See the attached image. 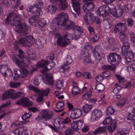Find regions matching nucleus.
I'll list each match as a JSON object with an SVG mask.
<instances>
[{
  "label": "nucleus",
  "instance_id": "1",
  "mask_svg": "<svg viewBox=\"0 0 135 135\" xmlns=\"http://www.w3.org/2000/svg\"><path fill=\"white\" fill-rule=\"evenodd\" d=\"M22 17L20 15H17L14 13H11L6 19V22L10 21V24L12 26L16 27L17 32L21 36H25L30 32L29 27L25 22L19 23L21 21Z\"/></svg>",
  "mask_w": 135,
  "mask_h": 135
},
{
  "label": "nucleus",
  "instance_id": "2",
  "mask_svg": "<svg viewBox=\"0 0 135 135\" xmlns=\"http://www.w3.org/2000/svg\"><path fill=\"white\" fill-rule=\"evenodd\" d=\"M73 38L72 35L67 32L63 36L58 38L57 41V44L59 46H66L71 42Z\"/></svg>",
  "mask_w": 135,
  "mask_h": 135
},
{
  "label": "nucleus",
  "instance_id": "3",
  "mask_svg": "<svg viewBox=\"0 0 135 135\" xmlns=\"http://www.w3.org/2000/svg\"><path fill=\"white\" fill-rule=\"evenodd\" d=\"M20 45L24 47L31 46L35 43V40L32 36H26L20 40Z\"/></svg>",
  "mask_w": 135,
  "mask_h": 135
},
{
  "label": "nucleus",
  "instance_id": "4",
  "mask_svg": "<svg viewBox=\"0 0 135 135\" xmlns=\"http://www.w3.org/2000/svg\"><path fill=\"white\" fill-rule=\"evenodd\" d=\"M111 10L112 9L108 6H103L99 7L97 12L98 15L105 17L110 13Z\"/></svg>",
  "mask_w": 135,
  "mask_h": 135
},
{
  "label": "nucleus",
  "instance_id": "5",
  "mask_svg": "<svg viewBox=\"0 0 135 135\" xmlns=\"http://www.w3.org/2000/svg\"><path fill=\"white\" fill-rule=\"evenodd\" d=\"M58 20L57 24L58 26H65L69 18L68 15L66 13H62L57 16Z\"/></svg>",
  "mask_w": 135,
  "mask_h": 135
},
{
  "label": "nucleus",
  "instance_id": "6",
  "mask_svg": "<svg viewBox=\"0 0 135 135\" xmlns=\"http://www.w3.org/2000/svg\"><path fill=\"white\" fill-rule=\"evenodd\" d=\"M66 60L64 64L61 67L60 71L61 72H64L65 74H67L69 73V69L70 68L68 66L72 63V60L71 57L69 56L66 57Z\"/></svg>",
  "mask_w": 135,
  "mask_h": 135
},
{
  "label": "nucleus",
  "instance_id": "7",
  "mask_svg": "<svg viewBox=\"0 0 135 135\" xmlns=\"http://www.w3.org/2000/svg\"><path fill=\"white\" fill-rule=\"evenodd\" d=\"M92 53L93 56L95 57L98 56L100 57H103L104 56V52L102 47L99 45L95 46L94 49L92 51Z\"/></svg>",
  "mask_w": 135,
  "mask_h": 135
},
{
  "label": "nucleus",
  "instance_id": "8",
  "mask_svg": "<svg viewBox=\"0 0 135 135\" xmlns=\"http://www.w3.org/2000/svg\"><path fill=\"white\" fill-rule=\"evenodd\" d=\"M120 58V55L114 53H110L107 56L108 61L111 64L119 62Z\"/></svg>",
  "mask_w": 135,
  "mask_h": 135
},
{
  "label": "nucleus",
  "instance_id": "9",
  "mask_svg": "<svg viewBox=\"0 0 135 135\" xmlns=\"http://www.w3.org/2000/svg\"><path fill=\"white\" fill-rule=\"evenodd\" d=\"M15 103L26 107L31 106L33 104V102L30 101L27 98H22L20 100L17 101Z\"/></svg>",
  "mask_w": 135,
  "mask_h": 135
},
{
  "label": "nucleus",
  "instance_id": "10",
  "mask_svg": "<svg viewBox=\"0 0 135 135\" xmlns=\"http://www.w3.org/2000/svg\"><path fill=\"white\" fill-rule=\"evenodd\" d=\"M13 61L15 62L16 64L18 66L21 65L27 67L28 65L30 63V60L28 59H26L25 60L21 61L18 59V56H15L12 59Z\"/></svg>",
  "mask_w": 135,
  "mask_h": 135
},
{
  "label": "nucleus",
  "instance_id": "11",
  "mask_svg": "<svg viewBox=\"0 0 135 135\" xmlns=\"http://www.w3.org/2000/svg\"><path fill=\"white\" fill-rule=\"evenodd\" d=\"M30 89L33 91H34L38 93L39 95H42L47 96L50 91V89L49 88L47 89L42 91L40 90L39 89L33 86L32 85H30L28 86Z\"/></svg>",
  "mask_w": 135,
  "mask_h": 135
},
{
  "label": "nucleus",
  "instance_id": "12",
  "mask_svg": "<svg viewBox=\"0 0 135 135\" xmlns=\"http://www.w3.org/2000/svg\"><path fill=\"white\" fill-rule=\"evenodd\" d=\"M84 19L87 24H92L95 20L96 18L93 15L91 12H86Z\"/></svg>",
  "mask_w": 135,
  "mask_h": 135
},
{
  "label": "nucleus",
  "instance_id": "13",
  "mask_svg": "<svg viewBox=\"0 0 135 135\" xmlns=\"http://www.w3.org/2000/svg\"><path fill=\"white\" fill-rule=\"evenodd\" d=\"M15 92V91L13 89H8L3 94L2 97V99L5 100L10 97L13 99L14 98V95Z\"/></svg>",
  "mask_w": 135,
  "mask_h": 135
},
{
  "label": "nucleus",
  "instance_id": "14",
  "mask_svg": "<svg viewBox=\"0 0 135 135\" xmlns=\"http://www.w3.org/2000/svg\"><path fill=\"white\" fill-rule=\"evenodd\" d=\"M41 114L42 118L46 120H48L52 118L54 115L53 112H48L46 110H44L41 112Z\"/></svg>",
  "mask_w": 135,
  "mask_h": 135
},
{
  "label": "nucleus",
  "instance_id": "15",
  "mask_svg": "<svg viewBox=\"0 0 135 135\" xmlns=\"http://www.w3.org/2000/svg\"><path fill=\"white\" fill-rule=\"evenodd\" d=\"M94 8V5L91 2H87L83 6V9L84 12L93 11Z\"/></svg>",
  "mask_w": 135,
  "mask_h": 135
},
{
  "label": "nucleus",
  "instance_id": "16",
  "mask_svg": "<svg viewBox=\"0 0 135 135\" xmlns=\"http://www.w3.org/2000/svg\"><path fill=\"white\" fill-rule=\"evenodd\" d=\"M79 0H71L73 7L75 11L79 15L80 11V5L79 3Z\"/></svg>",
  "mask_w": 135,
  "mask_h": 135
},
{
  "label": "nucleus",
  "instance_id": "17",
  "mask_svg": "<svg viewBox=\"0 0 135 135\" xmlns=\"http://www.w3.org/2000/svg\"><path fill=\"white\" fill-rule=\"evenodd\" d=\"M82 111V110L80 109H74L72 111L70 117L73 119H77L81 115Z\"/></svg>",
  "mask_w": 135,
  "mask_h": 135
},
{
  "label": "nucleus",
  "instance_id": "18",
  "mask_svg": "<svg viewBox=\"0 0 135 135\" xmlns=\"http://www.w3.org/2000/svg\"><path fill=\"white\" fill-rule=\"evenodd\" d=\"M135 55L132 51L128 52L124 57L126 63L128 64L131 62L134 59Z\"/></svg>",
  "mask_w": 135,
  "mask_h": 135
},
{
  "label": "nucleus",
  "instance_id": "19",
  "mask_svg": "<svg viewBox=\"0 0 135 135\" xmlns=\"http://www.w3.org/2000/svg\"><path fill=\"white\" fill-rule=\"evenodd\" d=\"M123 9L121 8H119L117 10L113 9L112 10H111L110 13L115 17H119L122 15L123 14Z\"/></svg>",
  "mask_w": 135,
  "mask_h": 135
},
{
  "label": "nucleus",
  "instance_id": "20",
  "mask_svg": "<svg viewBox=\"0 0 135 135\" xmlns=\"http://www.w3.org/2000/svg\"><path fill=\"white\" fill-rule=\"evenodd\" d=\"M44 82L46 84L53 85L54 84V81L52 77V74L51 73L47 74Z\"/></svg>",
  "mask_w": 135,
  "mask_h": 135
},
{
  "label": "nucleus",
  "instance_id": "21",
  "mask_svg": "<svg viewBox=\"0 0 135 135\" xmlns=\"http://www.w3.org/2000/svg\"><path fill=\"white\" fill-rule=\"evenodd\" d=\"M29 11L30 12L35 13L37 17L41 15L42 13L40 9L38 8L35 5L30 7Z\"/></svg>",
  "mask_w": 135,
  "mask_h": 135
},
{
  "label": "nucleus",
  "instance_id": "22",
  "mask_svg": "<svg viewBox=\"0 0 135 135\" xmlns=\"http://www.w3.org/2000/svg\"><path fill=\"white\" fill-rule=\"evenodd\" d=\"M59 2L58 8L60 9L64 10L68 7L69 4L66 0H60Z\"/></svg>",
  "mask_w": 135,
  "mask_h": 135
},
{
  "label": "nucleus",
  "instance_id": "23",
  "mask_svg": "<svg viewBox=\"0 0 135 135\" xmlns=\"http://www.w3.org/2000/svg\"><path fill=\"white\" fill-rule=\"evenodd\" d=\"M107 128V127L105 126L98 127L95 131L93 132V135H97L98 134L105 133Z\"/></svg>",
  "mask_w": 135,
  "mask_h": 135
},
{
  "label": "nucleus",
  "instance_id": "24",
  "mask_svg": "<svg viewBox=\"0 0 135 135\" xmlns=\"http://www.w3.org/2000/svg\"><path fill=\"white\" fill-rule=\"evenodd\" d=\"M65 26V29L67 30H70L74 28L75 25V23L73 21L68 20Z\"/></svg>",
  "mask_w": 135,
  "mask_h": 135
},
{
  "label": "nucleus",
  "instance_id": "25",
  "mask_svg": "<svg viewBox=\"0 0 135 135\" xmlns=\"http://www.w3.org/2000/svg\"><path fill=\"white\" fill-rule=\"evenodd\" d=\"M108 47L110 49H113L116 46L114 39L113 38H109L108 40Z\"/></svg>",
  "mask_w": 135,
  "mask_h": 135
},
{
  "label": "nucleus",
  "instance_id": "26",
  "mask_svg": "<svg viewBox=\"0 0 135 135\" xmlns=\"http://www.w3.org/2000/svg\"><path fill=\"white\" fill-rule=\"evenodd\" d=\"M117 124V123L116 121L113 120L110 125L108 126L107 128L108 130L110 132H113L115 130Z\"/></svg>",
  "mask_w": 135,
  "mask_h": 135
},
{
  "label": "nucleus",
  "instance_id": "27",
  "mask_svg": "<svg viewBox=\"0 0 135 135\" xmlns=\"http://www.w3.org/2000/svg\"><path fill=\"white\" fill-rule=\"evenodd\" d=\"M92 115L95 117V118H98L101 117L103 115L102 112L100 109H95L92 112Z\"/></svg>",
  "mask_w": 135,
  "mask_h": 135
},
{
  "label": "nucleus",
  "instance_id": "28",
  "mask_svg": "<svg viewBox=\"0 0 135 135\" xmlns=\"http://www.w3.org/2000/svg\"><path fill=\"white\" fill-rule=\"evenodd\" d=\"M0 72L1 74L6 76V74L8 69L7 65L2 64L0 65Z\"/></svg>",
  "mask_w": 135,
  "mask_h": 135
},
{
  "label": "nucleus",
  "instance_id": "29",
  "mask_svg": "<svg viewBox=\"0 0 135 135\" xmlns=\"http://www.w3.org/2000/svg\"><path fill=\"white\" fill-rule=\"evenodd\" d=\"M48 62L46 60H42L38 62L37 64V66L38 68L47 66Z\"/></svg>",
  "mask_w": 135,
  "mask_h": 135
},
{
  "label": "nucleus",
  "instance_id": "30",
  "mask_svg": "<svg viewBox=\"0 0 135 135\" xmlns=\"http://www.w3.org/2000/svg\"><path fill=\"white\" fill-rule=\"evenodd\" d=\"M105 86L102 83H99L97 84L95 86V89H97L98 92H101L104 90Z\"/></svg>",
  "mask_w": 135,
  "mask_h": 135
},
{
  "label": "nucleus",
  "instance_id": "31",
  "mask_svg": "<svg viewBox=\"0 0 135 135\" xmlns=\"http://www.w3.org/2000/svg\"><path fill=\"white\" fill-rule=\"evenodd\" d=\"M92 106L90 105L86 104L82 107V108L84 113H86L89 112L91 109Z\"/></svg>",
  "mask_w": 135,
  "mask_h": 135
},
{
  "label": "nucleus",
  "instance_id": "32",
  "mask_svg": "<svg viewBox=\"0 0 135 135\" xmlns=\"http://www.w3.org/2000/svg\"><path fill=\"white\" fill-rule=\"evenodd\" d=\"M55 65V63L54 62H51L50 63L48 62L47 66L43 69L44 72H46L47 70H50L53 68Z\"/></svg>",
  "mask_w": 135,
  "mask_h": 135
},
{
  "label": "nucleus",
  "instance_id": "33",
  "mask_svg": "<svg viewBox=\"0 0 135 135\" xmlns=\"http://www.w3.org/2000/svg\"><path fill=\"white\" fill-rule=\"evenodd\" d=\"M116 76L118 80L115 86L117 85H121L122 84H123L124 81H123L124 79V78L122 77L119 74L116 75Z\"/></svg>",
  "mask_w": 135,
  "mask_h": 135
},
{
  "label": "nucleus",
  "instance_id": "34",
  "mask_svg": "<svg viewBox=\"0 0 135 135\" xmlns=\"http://www.w3.org/2000/svg\"><path fill=\"white\" fill-rule=\"evenodd\" d=\"M80 89L78 86H74L72 88L71 92L73 94L77 95L79 93Z\"/></svg>",
  "mask_w": 135,
  "mask_h": 135
},
{
  "label": "nucleus",
  "instance_id": "35",
  "mask_svg": "<svg viewBox=\"0 0 135 135\" xmlns=\"http://www.w3.org/2000/svg\"><path fill=\"white\" fill-rule=\"evenodd\" d=\"M119 38L122 42H125L127 40V38L124 32H121L119 33Z\"/></svg>",
  "mask_w": 135,
  "mask_h": 135
},
{
  "label": "nucleus",
  "instance_id": "36",
  "mask_svg": "<svg viewBox=\"0 0 135 135\" xmlns=\"http://www.w3.org/2000/svg\"><path fill=\"white\" fill-rule=\"evenodd\" d=\"M27 56L30 59L32 60H34L36 59L35 55L32 51L28 50L27 51Z\"/></svg>",
  "mask_w": 135,
  "mask_h": 135
},
{
  "label": "nucleus",
  "instance_id": "37",
  "mask_svg": "<svg viewBox=\"0 0 135 135\" xmlns=\"http://www.w3.org/2000/svg\"><path fill=\"white\" fill-rule=\"evenodd\" d=\"M21 76L22 78H25L28 75L29 71L25 68H21Z\"/></svg>",
  "mask_w": 135,
  "mask_h": 135
},
{
  "label": "nucleus",
  "instance_id": "38",
  "mask_svg": "<svg viewBox=\"0 0 135 135\" xmlns=\"http://www.w3.org/2000/svg\"><path fill=\"white\" fill-rule=\"evenodd\" d=\"M74 29L75 32L78 33L79 35H81L83 32V29L81 27L75 25Z\"/></svg>",
  "mask_w": 135,
  "mask_h": 135
},
{
  "label": "nucleus",
  "instance_id": "39",
  "mask_svg": "<svg viewBox=\"0 0 135 135\" xmlns=\"http://www.w3.org/2000/svg\"><path fill=\"white\" fill-rule=\"evenodd\" d=\"M48 12L51 13H54L56 10V8L55 5H50L47 8Z\"/></svg>",
  "mask_w": 135,
  "mask_h": 135
},
{
  "label": "nucleus",
  "instance_id": "40",
  "mask_svg": "<svg viewBox=\"0 0 135 135\" xmlns=\"http://www.w3.org/2000/svg\"><path fill=\"white\" fill-rule=\"evenodd\" d=\"M71 122V119L69 117H66L62 121V124H63L64 126L63 128H66V126L65 124H66L70 123Z\"/></svg>",
  "mask_w": 135,
  "mask_h": 135
},
{
  "label": "nucleus",
  "instance_id": "41",
  "mask_svg": "<svg viewBox=\"0 0 135 135\" xmlns=\"http://www.w3.org/2000/svg\"><path fill=\"white\" fill-rule=\"evenodd\" d=\"M21 70L18 69H15L14 70V72L15 76L17 78H21Z\"/></svg>",
  "mask_w": 135,
  "mask_h": 135
},
{
  "label": "nucleus",
  "instance_id": "42",
  "mask_svg": "<svg viewBox=\"0 0 135 135\" xmlns=\"http://www.w3.org/2000/svg\"><path fill=\"white\" fill-rule=\"evenodd\" d=\"M115 112L114 109L111 106H109L107 108V114L108 115L112 114Z\"/></svg>",
  "mask_w": 135,
  "mask_h": 135
},
{
  "label": "nucleus",
  "instance_id": "43",
  "mask_svg": "<svg viewBox=\"0 0 135 135\" xmlns=\"http://www.w3.org/2000/svg\"><path fill=\"white\" fill-rule=\"evenodd\" d=\"M91 94L92 93L91 91H89L82 96V98L84 99H88L91 97Z\"/></svg>",
  "mask_w": 135,
  "mask_h": 135
},
{
  "label": "nucleus",
  "instance_id": "44",
  "mask_svg": "<svg viewBox=\"0 0 135 135\" xmlns=\"http://www.w3.org/2000/svg\"><path fill=\"white\" fill-rule=\"evenodd\" d=\"M123 88V87L118 86L115 88L113 89V91L115 94H117L120 92L121 90Z\"/></svg>",
  "mask_w": 135,
  "mask_h": 135
},
{
  "label": "nucleus",
  "instance_id": "45",
  "mask_svg": "<svg viewBox=\"0 0 135 135\" xmlns=\"http://www.w3.org/2000/svg\"><path fill=\"white\" fill-rule=\"evenodd\" d=\"M37 23L38 24L39 26L42 27L45 26L46 25V22L44 19L42 18L40 19H38L37 20Z\"/></svg>",
  "mask_w": 135,
  "mask_h": 135
},
{
  "label": "nucleus",
  "instance_id": "46",
  "mask_svg": "<svg viewBox=\"0 0 135 135\" xmlns=\"http://www.w3.org/2000/svg\"><path fill=\"white\" fill-rule=\"evenodd\" d=\"M54 127L57 128H59L61 127L62 129H63L64 128L63 127L64 126L63 124H62V122H61L58 121L57 122H55L54 124Z\"/></svg>",
  "mask_w": 135,
  "mask_h": 135
},
{
  "label": "nucleus",
  "instance_id": "47",
  "mask_svg": "<svg viewBox=\"0 0 135 135\" xmlns=\"http://www.w3.org/2000/svg\"><path fill=\"white\" fill-rule=\"evenodd\" d=\"M39 16L37 17L36 15H35V16L31 17L29 19V21L30 23H32L36 22L37 23V20L39 18Z\"/></svg>",
  "mask_w": 135,
  "mask_h": 135
},
{
  "label": "nucleus",
  "instance_id": "48",
  "mask_svg": "<svg viewBox=\"0 0 135 135\" xmlns=\"http://www.w3.org/2000/svg\"><path fill=\"white\" fill-rule=\"evenodd\" d=\"M122 23L120 22L116 25L114 30V31L116 33L120 31L121 27L122 26Z\"/></svg>",
  "mask_w": 135,
  "mask_h": 135
},
{
  "label": "nucleus",
  "instance_id": "49",
  "mask_svg": "<svg viewBox=\"0 0 135 135\" xmlns=\"http://www.w3.org/2000/svg\"><path fill=\"white\" fill-rule=\"evenodd\" d=\"M23 130L22 127H20L17 128L13 131V133L16 135H20L21 134V131Z\"/></svg>",
  "mask_w": 135,
  "mask_h": 135
},
{
  "label": "nucleus",
  "instance_id": "50",
  "mask_svg": "<svg viewBox=\"0 0 135 135\" xmlns=\"http://www.w3.org/2000/svg\"><path fill=\"white\" fill-rule=\"evenodd\" d=\"M32 115V114L31 112L28 113H26L23 115L22 118V119L23 120H26L27 119H28L30 118Z\"/></svg>",
  "mask_w": 135,
  "mask_h": 135
},
{
  "label": "nucleus",
  "instance_id": "51",
  "mask_svg": "<svg viewBox=\"0 0 135 135\" xmlns=\"http://www.w3.org/2000/svg\"><path fill=\"white\" fill-rule=\"evenodd\" d=\"M20 84L19 83H15L11 82L9 83L10 86L12 88H16L18 87Z\"/></svg>",
  "mask_w": 135,
  "mask_h": 135
},
{
  "label": "nucleus",
  "instance_id": "52",
  "mask_svg": "<svg viewBox=\"0 0 135 135\" xmlns=\"http://www.w3.org/2000/svg\"><path fill=\"white\" fill-rule=\"evenodd\" d=\"M63 86L62 81L61 80H59L55 83V86L58 89H60Z\"/></svg>",
  "mask_w": 135,
  "mask_h": 135
},
{
  "label": "nucleus",
  "instance_id": "53",
  "mask_svg": "<svg viewBox=\"0 0 135 135\" xmlns=\"http://www.w3.org/2000/svg\"><path fill=\"white\" fill-rule=\"evenodd\" d=\"M23 95V91H18L16 93L15 92L14 95V98L13 99H15L18 98L20 97L22 95Z\"/></svg>",
  "mask_w": 135,
  "mask_h": 135
},
{
  "label": "nucleus",
  "instance_id": "54",
  "mask_svg": "<svg viewBox=\"0 0 135 135\" xmlns=\"http://www.w3.org/2000/svg\"><path fill=\"white\" fill-rule=\"evenodd\" d=\"M102 68L104 70H114V68L111 65H104L102 66Z\"/></svg>",
  "mask_w": 135,
  "mask_h": 135
},
{
  "label": "nucleus",
  "instance_id": "55",
  "mask_svg": "<svg viewBox=\"0 0 135 135\" xmlns=\"http://www.w3.org/2000/svg\"><path fill=\"white\" fill-rule=\"evenodd\" d=\"M93 37L91 39V41L92 42H95L98 41L99 39V35L98 34H96L92 35Z\"/></svg>",
  "mask_w": 135,
  "mask_h": 135
},
{
  "label": "nucleus",
  "instance_id": "56",
  "mask_svg": "<svg viewBox=\"0 0 135 135\" xmlns=\"http://www.w3.org/2000/svg\"><path fill=\"white\" fill-rule=\"evenodd\" d=\"M71 128L75 130V131H77L79 129L77 125V124H76V121H74L71 124Z\"/></svg>",
  "mask_w": 135,
  "mask_h": 135
},
{
  "label": "nucleus",
  "instance_id": "57",
  "mask_svg": "<svg viewBox=\"0 0 135 135\" xmlns=\"http://www.w3.org/2000/svg\"><path fill=\"white\" fill-rule=\"evenodd\" d=\"M127 131L125 130L117 131L115 135H127Z\"/></svg>",
  "mask_w": 135,
  "mask_h": 135
},
{
  "label": "nucleus",
  "instance_id": "58",
  "mask_svg": "<svg viewBox=\"0 0 135 135\" xmlns=\"http://www.w3.org/2000/svg\"><path fill=\"white\" fill-rule=\"evenodd\" d=\"M88 29L89 31V35L90 37H92V35L95 34V31L94 28L93 27L90 26L88 27Z\"/></svg>",
  "mask_w": 135,
  "mask_h": 135
},
{
  "label": "nucleus",
  "instance_id": "59",
  "mask_svg": "<svg viewBox=\"0 0 135 135\" xmlns=\"http://www.w3.org/2000/svg\"><path fill=\"white\" fill-rule=\"evenodd\" d=\"M19 57L22 59L24 58L25 57V54L23 51L21 49L18 50Z\"/></svg>",
  "mask_w": 135,
  "mask_h": 135
},
{
  "label": "nucleus",
  "instance_id": "60",
  "mask_svg": "<svg viewBox=\"0 0 135 135\" xmlns=\"http://www.w3.org/2000/svg\"><path fill=\"white\" fill-rule=\"evenodd\" d=\"M54 59V54L53 53H51L47 57V61L48 62L51 61Z\"/></svg>",
  "mask_w": 135,
  "mask_h": 135
},
{
  "label": "nucleus",
  "instance_id": "61",
  "mask_svg": "<svg viewBox=\"0 0 135 135\" xmlns=\"http://www.w3.org/2000/svg\"><path fill=\"white\" fill-rule=\"evenodd\" d=\"M112 120V119L111 117L109 116L107 117L105 120L103 121V123L104 124H109V123L111 122Z\"/></svg>",
  "mask_w": 135,
  "mask_h": 135
},
{
  "label": "nucleus",
  "instance_id": "62",
  "mask_svg": "<svg viewBox=\"0 0 135 135\" xmlns=\"http://www.w3.org/2000/svg\"><path fill=\"white\" fill-rule=\"evenodd\" d=\"M83 76L84 78L89 79L91 78V76L89 72H85L83 73Z\"/></svg>",
  "mask_w": 135,
  "mask_h": 135
},
{
  "label": "nucleus",
  "instance_id": "63",
  "mask_svg": "<svg viewBox=\"0 0 135 135\" xmlns=\"http://www.w3.org/2000/svg\"><path fill=\"white\" fill-rule=\"evenodd\" d=\"M40 96H38L36 99L37 101V102L40 103L41 104L43 103V96L41 95H39Z\"/></svg>",
  "mask_w": 135,
  "mask_h": 135
},
{
  "label": "nucleus",
  "instance_id": "64",
  "mask_svg": "<svg viewBox=\"0 0 135 135\" xmlns=\"http://www.w3.org/2000/svg\"><path fill=\"white\" fill-rule=\"evenodd\" d=\"M2 3L4 4V6L9 7L11 4V1L10 0H4Z\"/></svg>",
  "mask_w": 135,
  "mask_h": 135
}]
</instances>
